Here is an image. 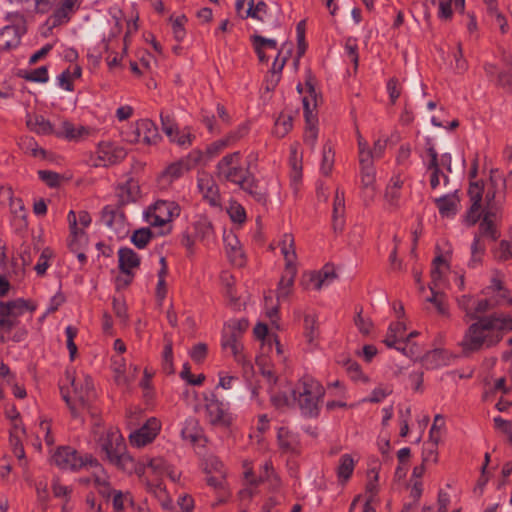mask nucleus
<instances>
[{
    "mask_svg": "<svg viewBox=\"0 0 512 512\" xmlns=\"http://www.w3.org/2000/svg\"><path fill=\"white\" fill-rule=\"evenodd\" d=\"M162 371L167 375L174 373L173 345L171 341H167L164 345L162 353Z\"/></svg>",
    "mask_w": 512,
    "mask_h": 512,
    "instance_id": "ea45409f",
    "label": "nucleus"
},
{
    "mask_svg": "<svg viewBox=\"0 0 512 512\" xmlns=\"http://www.w3.org/2000/svg\"><path fill=\"white\" fill-rule=\"evenodd\" d=\"M334 267L325 265L321 270L310 275V282L315 290H320L324 286H328L336 278Z\"/></svg>",
    "mask_w": 512,
    "mask_h": 512,
    "instance_id": "393cba45",
    "label": "nucleus"
},
{
    "mask_svg": "<svg viewBox=\"0 0 512 512\" xmlns=\"http://www.w3.org/2000/svg\"><path fill=\"white\" fill-rule=\"evenodd\" d=\"M87 133L85 127H75L70 121H63L61 124V128L55 130L54 135L58 138H65L67 140H78L84 134Z\"/></svg>",
    "mask_w": 512,
    "mask_h": 512,
    "instance_id": "2f4dec72",
    "label": "nucleus"
},
{
    "mask_svg": "<svg viewBox=\"0 0 512 512\" xmlns=\"http://www.w3.org/2000/svg\"><path fill=\"white\" fill-rule=\"evenodd\" d=\"M203 406L207 422L218 428H228L233 423L230 404L219 398L215 391L203 393Z\"/></svg>",
    "mask_w": 512,
    "mask_h": 512,
    "instance_id": "6e6552de",
    "label": "nucleus"
},
{
    "mask_svg": "<svg viewBox=\"0 0 512 512\" xmlns=\"http://www.w3.org/2000/svg\"><path fill=\"white\" fill-rule=\"evenodd\" d=\"M221 345L224 350H230L234 360L242 367L243 377L249 380L254 375V367L244 351L241 336L223 330Z\"/></svg>",
    "mask_w": 512,
    "mask_h": 512,
    "instance_id": "9b49d317",
    "label": "nucleus"
},
{
    "mask_svg": "<svg viewBox=\"0 0 512 512\" xmlns=\"http://www.w3.org/2000/svg\"><path fill=\"white\" fill-rule=\"evenodd\" d=\"M180 211L179 204L174 201L157 200L146 212V220L151 226H163L178 217Z\"/></svg>",
    "mask_w": 512,
    "mask_h": 512,
    "instance_id": "f8f14e48",
    "label": "nucleus"
},
{
    "mask_svg": "<svg viewBox=\"0 0 512 512\" xmlns=\"http://www.w3.org/2000/svg\"><path fill=\"white\" fill-rule=\"evenodd\" d=\"M198 188L204 199H206L211 205L215 206L218 204L220 200L219 188L212 177L209 175L199 177Z\"/></svg>",
    "mask_w": 512,
    "mask_h": 512,
    "instance_id": "4be33fe9",
    "label": "nucleus"
},
{
    "mask_svg": "<svg viewBox=\"0 0 512 512\" xmlns=\"http://www.w3.org/2000/svg\"><path fill=\"white\" fill-rule=\"evenodd\" d=\"M139 185L132 178L118 185L116 196L118 205L124 206L128 203L135 202L139 196Z\"/></svg>",
    "mask_w": 512,
    "mask_h": 512,
    "instance_id": "6ab92c4d",
    "label": "nucleus"
},
{
    "mask_svg": "<svg viewBox=\"0 0 512 512\" xmlns=\"http://www.w3.org/2000/svg\"><path fill=\"white\" fill-rule=\"evenodd\" d=\"M304 336L310 343L317 336L316 319L313 315L307 314L304 317Z\"/></svg>",
    "mask_w": 512,
    "mask_h": 512,
    "instance_id": "5fc2aeb1",
    "label": "nucleus"
},
{
    "mask_svg": "<svg viewBox=\"0 0 512 512\" xmlns=\"http://www.w3.org/2000/svg\"><path fill=\"white\" fill-rule=\"evenodd\" d=\"M355 468V461L350 454H343L339 459L337 477L340 483H346L352 476Z\"/></svg>",
    "mask_w": 512,
    "mask_h": 512,
    "instance_id": "473e14b6",
    "label": "nucleus"
},
{
    "mask_svg": "<svg viewBox=\"0 0 512 512\" xmlns=\"http://www.w3.org/2000/svg\"><path fill=\"white\" fill-rule=\"evenodd\" d=\"M67 220L69 223L70 234L74 238H76L79 234H82V231L79 230L77 227L78 221L83 227H88L92 221L91 216L87 211H80L77 217L76 213L73 210L69 211L67 215Z\"/></svg>",
    "mask_w": 512,
    "mask_h": 512,
    "instance_id": "7c9ffc66",
    "label": "nucleus"
},
{
    "mask_svg": "<svg viewBox=\"0 0 512 512\" xmlns=\"http://www.w3.org/2000/svg\"><path fill=\"white\" fill-rule=\"evenodd\" d=\"M345 225V206H333L332 226L335 232H341Z\"/></svg>",
    "mask_w": 512,
    "mask_h": 512,
    "instance_id": "603ef678",
    "label": "nucleus"
},
{
    "mask_svg": "<svg viewBox=\"0 0 512 512\" xmlns=\"http://www.w3.org/2000/svg\"><path fill=\"white\" fill-rule=\"evenodd\" d=\"M67 381L73 387L74 397L71 398L61 387V395L68 405L71 415L79 418L87 411L91 412L92 402L95 399V390L93 380L89 375H83L82 378H76L69 370L65 373Z\"/></svg>",
    "mask_w": 512,
    "mask_h": 512,
    "instance_id": "20e7f679",
    "label": "nucleus"
},
{
    "mask_svg": "<svg viewBox=\"0 0 512 512\" xmlns=\"http://www.w3.org/2000/svg\"><path fill=\"white\" fill-rule=\"evenodd\" d=\"M74 14L65 8L61 3L56 7L50 19L52 21L53 26H60L66 24L70 21L71 17Z\"/></svg>",
    "mask_w": 512,
    "mask_h": 512,
    "instance_id": "79ce46f5",
    "label": "nucleus"
},
{
    "mask_svg": "<svg viewBox=\"0 0 512 512\" xmlns=\"http://www.w3.org/2000/svg\"><path fill=\"white\" fill-rule=\"evenodd\" d=\"M194 136L184 129L183 131H179V129L174 130V135L172 138H169L171 142L178 144L179 146H190L192 144V139Z\"/></svg>",
    "mask_w": 512,
    "mask_h": 512,
    "instance_id": "bf43d9fd",
    "label": "nucleus"
},
{
    "mask_svg": "<svg viewBox=\"0 0 512 512\" xmlns=\"http://www.w3.org/2000/svg\"><path fill=\"white\" fill-rule=\"evenodd\" d=\"M251 42L253 46H258L263 49L269 48L276 50L277 49V42L274 39L265 38L261 35L254 34L251 36Z\"/></svg>",
    "mask_w": 512,
    "mask_h": 512,
    "instance_id": "0e129e2a",
    "label": "nucleus"
},
{
    "mask_svg": "<svg viewBox=\"0 0 512 512\" xmlns=\"http://www.w3.org/2000/svg\"><path fill=\"white\" fill-rule=\"evenodd\" d=\"M485 299L475 301L473 311L475 319L479 320V315L490 311L495 307L510 306L512 304V294L505 286L504 275L495 271L490 280V284L482 291Z\"/></svg>",
    "mask_w": 512,
    "mask_h": 512,
    "instance_id": "39448f33",
    "label": "nucleus"
},
{
    "mask_svg": "<svg viewBox=\"0 0 512 512\" xmlns=\"http://www.w3.org/2000/svg\"><path fill=\"white\" fill-rule=\"evenodd\" d=\"M56 0H10V2H17L27 4L28 7H33L36 12L45 14L49 12L54 6Z\"/></svg>",
    "mask_w": 512,
    "mask_h": 512,
    "instance_id": "a19ab883",
    "label": "nucleus"
},
{
    "mask_svg": "<svg viewBox=\"0 0 512 512\" xmlns=\"http://www.w3.org/2000/svg\"><path fill=\"white\" fill-rule=\"evenodd\" d=\"M22 77L30 82L46 83L49 80L48 69L46 66H41L26 72Z\"/></svg>",
    "mask_w": 512,
    "mask_h": 512,
    "instance_id": "a18cd8bd",
    "label": "nucleus"
},
{
    "mask_svg": "<svg viewBox=\"0 0 512 512\" xmlns=\"http://www.w3.org/2000/svg\"><path fill=\"white\" fill-rule=\"evenodd\" d=\"M190 168L191 166L183 160L174 162L163 171L160 176V181L171 183L174 180L179 179L184 172L188 171Z\"/></svg>",
    "mask_w": 512,
    "mask_h": 512,
    "instance_id": "c85d7f7f",
    "label": "nucleus"
},
{
    "mask_svg": "<svg viewBox=\"0 0 512 512\" xmlns=\"http://www.w3.org/2000/svg\"><path fill=\"white\" fill-rule=\"evenodd\" d=\"M481 217V204L472 203L465 217V222L469 226L475 225Z\"/></svg>",
    "mask_w": 512,
    "mask_h": 512,
    "instance_id": "69168bd1",
    "label": "nucleus"
},
{
    "mask_svg": "<svg viewBox=\"0 0 512 512\" xmlns=\"http://www.w3.org/2000/svg\"><path fill=\"white\" fill-rule=\"evenodd\" d=\"M249 322L246 319L230 320L224 327V331L236 334L242 337V334L248 329Z\"/></svg>",
    "mask_w": 512,
    "mask_h": 512,
    "instance_id": "8fccbe9b",
    "label": "nucleus"
},
{
    "mask_svg": "<svg viewBox=\"0 0 512 512\" xmlns=\"http://www.w3.org/2000/svg\"><path fill=\"white\" fill-rule=\"evenodd\" d=\"M293 118L290 115L280 114L275 121L274 133L277 137H284L293 127Z\"/></svg>",
    "mask_w": 512,
    "mask_h": 512,
    "instance_id": "58836bf2",
    "label": "nucleus"
},
{
    "mask_svg": "<svg viewBox=\"0 0 512 512\" xmlns=\"http://www.w3.org/2000/svg\"><path fill=\"white\" fill-rule=\"evenodd\" d=\"M26 124L31 131L41 135H50L55 133L53 124L42 115H35L27 119Z\"/></svg>",
    "mask_w": 512,
    "mask_h": 512,
    "instance_id": "c756f323",
    "label": "nucleus"
},
{
    "mask_svg": "<svg viewBox=\"0 0 512 512\" xmlns=\"http://www.w3.org/2000/svg\"><path fill=\"white\" fill-rule=\"evenodd\" d=\"M239 187L251 195L258 203L263 205L266 204L267 194L266 192L259 190V181L253 173Z\"/></svg>",
    "mask_w": 512,
    "mask_h": 512,
    "instance_id": "cd10ccee",
    "label": "nucleus"
},
{
    "mask_svg": "<svg viewBox=\"0 0 512 512\" xmlns=\"http://www.w3.org/2000/svg\"><path fill=\"white\" fill-rule=\"evenodd\" d=\"M101 450L105 453L107 460L119 469L129 468L133 457L126 453L124 438L117 428L110 427L105 430L98 439Z\"/></svg>",
    "mask_w": 512,
    "mask_h": 512,
    "instance_id": "423d86ee",
    "label": "nucleus"
},
{
    "mask_svg": "<svg viewBox=\"0 0 512 512\" xmlns=\"http://www.w3.org/2000/svg\"><path fill=\"white\" fill-rule=\"evenodd\" d=\"M334 157L335 154L331 144L329 142L325 143L323 145L322 160L320 166V170L323 175L328 176L332 172L334 166Z\"/></svg>",
    "mask_w": 512,
    "mask_h": 512,
    "instance_id": "c9c22d12",
    "label": "nucleus"
},
{
    "mask_svg": "<svg viewBox=\"0 0 512 512\" xmlns=\"http://www.w3.org/2000/svg\"><path fill=\"white\" fill-rule=\"evenodd\" d=\"M160 429V420L155 417H151L141 428L130 434V444L135 447H143L151 443L156 438Z\"/></svg>",
    "mask_w": 512,
    "mask_h": 512,
    "instance_id": "4468645a",
    "label": "nucleus"
},
{
    "mask_svg": "<svg viewBox=\"0 0 512 512\" xmlns=\"http://www.w3.org/2000/svg\"><path fill=\"white\" fill-rule=\"evenodd\" d=\"M141 263L140 256L131 248L121 247L118 250V267L120 272H133Z\"/></svg>",
    "mask_w": 512,
    "mask_h": 512,
    "instance_id": "412c9836",
    "label": "nucleus"
},
{
    "mask_svg": "<svg viewBox=\"0 0 512 512\" xmlns=\"http://www.w3.org/2000/svg\"><path fill=\"white\" fill-rule=\"evenodd\" d=\"M278 445L282 453L291 456H299L302 452V445L298 434L293 433L285 427H281L277 434Z\"/></svg>",
    "mask_w": 512,
    "mask_h": 512,
    "instance_id": "dca6fc26",
    "label": "nucleus"
},
{
    "mask_svg": "<svg viewBox=\"0 0 512 512\" xmlns=\"http://www.w3.org/2000/svg\"><path fill=\"white\" fill-rule=\"evenodd\" d=\"M248 133L246 125H239L236 129L230 131L223 138L210 143L206 147V154L212 158L219 155L223 150L235 146Z\"/></svg>",
    "mask_w": 512,
    "mask_h": 512,
    "instance_id": "ddd939ff",
    "label": "nucleus"
},
{
    "mask_svg": "<svg viewBox=\"0 0 512 512\" xmlns=\"http://www.w3.org/2000/svg\"><path fill=\"white\" fill-rule=\"evenodd\" d=\"M457 302H458L459 308L462 309L466 313V316L469 319L474 320L475 319V311H473V307L475 304L474 298L470 295H462L461 297H459L457 299Z\"/></svg>",
    "mask_w": 512,
    "mask_h": 512,
    "instance_id": "6e6d98bb",
    "label": "nucleus"
},
{
    "mask_svg": "<svg viewBox=\"0 0 512 512\" xmlns=\"http://www.w3.org/2000/svg\"><path fill=\"white\" fill-rule=\"evenodd\" d=\"M160 119L163 132L169 138H172V136L174 135V130L178 129L173 115L169 112L162 111L160 114Z\"/></svg>",
    "mask_w": 512,
    "mask_h": 512,
    "instance_id": "3c124183",
    "label": "nucleus"
},
{
    "mask_svg": "<svg viewBox=\"0 0 512 512\" xmlns=\"http://www.w3.org/2000/svg\"><path fill=\"white\" fill-rule=\"evenodd\" d=\"M147 468L155 478H162L167 473L168 465L163 458H152L147 462Z\"/></svg>",
    "mask_w": 512,
    "mask_h": 512,
    "instance_id": "de8ad7c7",
    "label": "nucleus"
},
{
    "mask_svg": "<svg viewBox=\"0 0 512 512\" xmlns=\"http://www.w3.org/2000/svg\"><path fill=\"white\" fill-rule=\"evenodd\" d=\"M101 221L109 228L119 230L124 227L125 215L120 207L107 205L102 210Z\"/></svg>",
    "mask_w": 512,
    "mask_h": 512,
    "instance_id": "aec40b11",
    "label": "nucleus"
},
{
    "mask_svg": "<svg viewBox=\"0 0 512 512\" xmlns=\"http://www.w3.org/2000/svg\"><path fill=\"white\" fill-rule=\"evenodd\" d=\"M494 428L497 432L503 433L507 436L509 443H512V423L503 419L501 416L493 418Z\"/></svg>",
    "mask_w": 512,
    "mask_h": 512,
    "instance_id": "864d4df0",
    "label": "nucleus"
},
{
    "mask_svg": "<svg viewBox=\"0 0 512 512\" xmlns=\"http://www.w3.org/2000/svg\"><path fill=\"white\" fill-rule=\"evenodd\" d=\"M98 160L103 166L120 163L127 156L126 150L111 142H101L97 149Z\"/></svg>",
    "mask_w": 512,
    "mask_h": 512,
    "instance_id": "2eb2a0df",
    "label": "nucleus"
},
{
    "mask_svg": "<svg viewBox=\"0 0 512 512\" xmlns=\"http://www.w3.org/2000/svg\"><path fill=\"white\" fill-rule=\"evenodd\" d=\"M315 122L316 121H313L311 124H306L303 137L305 144L309 145L311 148H314L318 138V129L315 126Z\"/></svg>",
    "mask_w": 512,
    "mask_h": 512,
    "instance_id": "e2e57ef3",
    "label": "nucleus"
},
{
    "mask_svg": "<svg viewBox=\"0 0 512 512\" xmlns=\"http://www.w3.org/2000/svg\"><path fill=\"white\" fill-rule=\"evenodd\" d=\"M344 50L346 56L353 63L354 69L356 70L358 68L359 63L357 39L353 37H348L345 40Z\"/></svg>",
    "mask_w": 512,
    "mask_h": 512,
    "instance_id": "37998d69",
    "label": "nucleus"
},
{
    "mask_svg": "<svg viewBox=\"0 0 512 512\" xmlns=\"http://www.w3.org/2000/svg\"><path fill=\"white\" fill-rule=\"evenodd\" d=\"M362 198L369 205L376 195L375 168L360 169Z\"/></svg>",
    "mask_w": 512,
    "mask_h": 512,
    "instance_id": "a211bd4d",
    "label": "nucleus"
},
{
    "mask_svg": "<svg viewBox=\"0 0 512 512\" xmlns=\"http://www.w3.org/2000/svg\"><path fill=\"white\" fill-rule=\"evenodd\" d=\"M124 138L129 143L157 144L161 140L156 124L150 119H141L132 124L125 132Z\"/></svg>",
    "mask_w": 512,
    "mask_h": 512,
    "instance_id": "9d476101",
    "label": "nucleus"
},
{
    "mask_svg": "<svg viewBox=\"0 0 512 512\" xmlns=\"http://www.w3.org/2000/svg\"><path fill=\"white\" fill-rule=\"evenodd\" d=\"M458 191L453 193L445 194L434 200L436 207L438 208L439 214L442 217H454L458 212V205L460 199L457 195Z\"/></svg>",
    "mask_w": 512,
    "mask_h": 512,
    "instance_id": "f3484780",
    "label": "nucleus"
},
{
    "mask_svg": "<svg viewBox=\"0 0 512 512\" xmlns=\"http://www.w3.org/2000/svg\"><path fill=\"white\" fill-rule=\"evenodd\" d=\"M494 256L500 261L508 260L512 256V246L509 241L503 240L494 250Z\"/></svg>",
    "mask_w": 512,
    "mask_h": 512,
    "instance_id": "680f3d73",
    "label": "nucleus"
},
{
    "mask_svg": "<svg viewBox=\"0 0 512 512\" xmlns=\"http://www.w3.org/2000/svg\"><path fill=\"white\" fill-rule=\"evenodd\" d=\"M512 330V318L509 315L494 313L490 316L479 318L466 330L461 341L464 353H473L489 347L493 343V331Z\"/></svg>",
    "mask_w": 512,
    "mask_h": 512,
    "instance_id": "f257e3e1",
    "label": "nucleus"
},
{
    "mask_svg": "<svg viewBox=\"0 0 512 512\" xmlns=\"http://www.w3.org/2000/svg\"><path fill=\"white\" fill-rule=\"evenodd\" d=\"M172 24V32L176 41L181 42L186 36L185 24L187 18L185 15L177 16L176 18L170 17Z\"/></svg>",
    "mask_w": 512,
    "mask_h": 512,
    "instance_id": "c03bdc74",
    "label": "nucleus"
},
{
    "mask_svg": "<svg viewBox=\"0 0 512 512\" xmlns=\"http://www.w3.org/2000/svg\"><path fill=\"white\" fill-rule=\"evenodd\" d=\"M194 237L201 242H209L213 238L214 228L206 216H200L192 225Z\"/></svg>",
    "mask_w": 512,
    "mask_h": 512,
    "instance_id": "bb28decb",
    "label": "nucleus"
},
{
    "mask_svg": "<svg viewBox=\"0 0 512 512\" xmlns=\"http://www.w3.org/2000/svg\"><path fill=\"white\" fill-rule=\"evenodd\" d=\"M146 490L153 494L155 497L162 498L165 496L166 491L165 487L163 486L162 478H155V479H148L145 478L144 480Z\"/></svg>",
    "mask_w": 512,
    "mask_h": 512,
    "instance_id": "09e8293b",
    "label": "nucleus"
},
{
    "mask_svg": "<svg viewBox=\"0 0 512 512\" xmlns=\"http://www.w3.org/2000/svg\"><path fill=\"white\" fill-rule=\"evenodd\" d=\"M19 146L25 153H30L33 157H46V151L38 145L33 137L21 138Z\"/></svg>",
    "mask_w": 512,
    "mask_h": 512,
    "instance_id": "e433bc0d",
    "label": "nucleus"
},
{
    "mask_svg": "<svg viewBox=\"0 0 512 512\" xmlns=\"http://www.w3.org/2000/svg\"><path fill=\"white\" fill-rule=\"evenodd\" d=\"M21 40L20 28L14 25L5 26L0 30V52L18 47Z\"/></svg>",
    "mask_w": 512,
    "mask_h": 512,
    "instance_id": "5701e85b",
    "label": "nucleus"
},
{
    "mask_svg": "<svg viewBox=\"0 0 512 512\" xmlns=\"http://www.w3.org/2000/svg\"><path fill=\"white\" fill-rule=\"evenodd\" d=\"M39 178L45 182L49 187L55 188L60 184V175L50 170H39Z\"/></svg>",
    "mask_w": 512,
    "mask_h": 512,
    "instance_id": "052dcab7",
    "label": "nucleus"
},
{
    "mask_svg": "<svg viewBox=\"0 0 512 512\" xmlns=\"http://www.w3.org/2000/svg\"><path fill=\"white\" fill-rule=\"evenodd\" d=\"M207 350L208 349L206 344L198 343L192 347L189 355L194 362L200 363L206 358Z\"/></svg>",
    "mask_w": 512,
    "mask_h": 512,
    "instance_id": "774afa93",
    "label": "nucleus"
},
{
    "mask_svg": "<svg viewBox=\"0 0 512 512\" xmlns=\"http://www.w3.org/2000/svg\"><path fill=\"white\" fill-rule=\"evenodd\" d=\"M485 249V244L481 242L480 237L475 236L471 244V257L467 264L469 268L474 269L481 265Z\"/></svg>",
    "mask_w": 512,
    "mask_h": 512,
    "instance_id": "f704fd0d",
    "label": "nucleus"
},
{
    "mask_svg": "<svg viewBox=\"0 0 512 512\" xmlns=\"http://www.w3.org/2000/svg\"><path fill=\"white\" fill-rule=\"evenodd\" d=\"M36 304L23 298L0 301V343H19L27 338L28 331L19 318L25 311L34 312Z\"/></svg>",
    "mask_w": 512,
    "mask_h": 512,
    "instance_id": "f03ea898",
    "label": "nucleus"
},
{
    "mask_svg": "<svg viewBox=\"0 0 512 512\" xmlns=\"http://www.w3.org/2000/svg\"><path fill=\"white\" fill-rule=\"evenodd\" d=\"M430 290L432 295L431 297L427 298V301L433 303L440 314L447 315L448 311L444 301V295L442 293H438L432 286H430Z\"/></svg>",
    "mask_w": 512,
    "mask_h": 512,
    "instance_id": "13d9d810",
    "label": "nucleus"
},
{
    "mask_svg": "<svg viewBox=\"0 0 512 512\" xmlns=\"http://www.w3.org/2000/svg\"><path fill=\"white\" fill-rule=\"evenodd\" d=\"M153 234L150 228H140L133 232L131 242L138 248L144 249L151 241Z\"/></svg>",
    "mask_w": 512,
    "mask_h": 512,
    "instance_id": "4c0bfd02",
    "label": "nucleus"
},
{
    "mask_svg": "<svg viewBox=\"0 0 512 512\" xmlns=\"http://www.w3.org/2000/svg\"><path fill=\"white\" fill-rule=\"evenodd\" d=\"M324 396V386L308 375L300 378L291 389L292 403L299 408L303 416L309 418L319 416Z\"/></svg>",
    "mask_w": 512,
    "mask_h": 512,
    "instance_id": "7ed1b4c3",
    "label": "nucleus"
},
{
    "mask_svg": "<svg viewBox=\"0 0 512 512\" xmlns=\"http://www.w3.org/2000/svg\"><path fill=\"white\" fill-rule=\"evenodd\" d=\"M281 252L286 261V267L296 268L294 261L296 252L294 248V237L292 234H284L280 242Z\"/></svg>",
    "mask_w": 512,
    "mask_h": 512,
    "instance_id": "72a5a7b5",
    "label": "nucleus"
},
{
    "mask_svg": "<svg viewBox=\"0 0 512 512\" xmlns=\"http://www.w3.org/2000/svg\"><path fill=\"white\" fill-rule=\"evenodd\" d=\"M490 213L486 212L484 217L479 225V229L482 235L490 236L493 240L496 239V229L494 227L493 221L491 220Z\"/></svg>",
    "mask_w": 512,
    "mask_h": 512,
    "instance_id": "4d7b16f0",
    "label": "nucleus"
},
{
    "mask_svg": "<svg viewBox=\"0 0 512 512\" xmlns=\"http://www.w3.org/2000/svg\"><path fill=\"white\" fill-rule=\"evenodd\" d=\"M296 273V268L285 267L277 287L276 297L278 302L286 301L292 293Z\"/></svg>",
    "mask_w": 512,
    "mask_h": 512,
    "instance_id": "b1692460",
    "label": "nucleus"
},
{
    "mask_svg": "<svg viewBox=\"0 0 512 512\" xmlns=\"http://www.w3.org/2000/svg\"><path fill=\"white\" fill-rule=\"evenodd\" d=\"M267 12L268 5L263 0H260L256 3L255 7H248V9L245 11V14L241 15V18L246 19L251 17L253 19L263 21V15L267 14Z\"/></svg>",
    "mask_w": 512,
    "mask_h": 512,
    "instance_id": "49530a36",
    "label": "nucleus"
},
{
    "mask_svg": "<svg viewBox=\"0 0 512 512\" xmlns=\"http://www.w3.org/2000/svg\"><path fill=\"white\" fill-rule=\"evenodd\" d=\"M52 460L56 466L64 470H78L86 465L102 469L97 459L92 456L82 458L78 455V452L70 446L59 447L53 454Z\"/></svg>",
    "mask_w": 512,
    "mask_h": 512,
    "instance_id": "1a4fd4ad",
    "label": "nucleus"
},
{
    "mask_svg": "<svg viewBox=\"0 0 512 512\" xmlns=\"http://www.w3.org/2000/svg\"><path fill=\"white\" fill-rule=\"evenodd\" d=\"M241 153L239 151L229 153L222 157L216 165V173L221 181L230 182L240 186L251 174L252 154L247 157V166L240 164Z\"/></svg>",
    "mask_w": 512,
    "mask_h": 512,
    "instance_id": "0eeeda50",
    "label": "nucleus"
},
{
    "mask_svg": "<svg viewBox=\"0 0 512 512\" xmlns=\"http://www.w3.org/2000/svg\"><path fill=\"white\" fill-rule=\"evenodd\" d=\"M387 91L392 104H395L401 94V86L397 78H391L387 82Z\"/></svg>",
    "mask_w": 512,
    "mask_h": 512,
    "instance_id": "338daca9",
    "label": "nucleus"
},
{
    "mask_svg": "<svg viewBox=\"0 0 512 512\" xmlns=\"http://www.w3.org/2000/svg\"><path fill=\"white\" fill-rule=\"evenodd\" d=\"M181 437L184 441H188L191 444L200 441L203 437V433L197 419L190 417L185 420L181 429Z\"/></svg>",
    "mask_w": 512,
    "mask_h": 512,
    "instance_id": "a878e982",
    "label": "nucleus"
}]
</instances>
